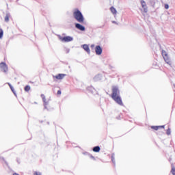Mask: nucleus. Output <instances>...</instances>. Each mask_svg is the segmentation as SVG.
<instances>
[{
    "label": "nucleus",
    "instance_id": "obj_1",
    "mask_svg": "<svg viewBox=\"0 0 175 175\" xmlns=\"http://www.w3.org/2000/svg\"><path fill=\"white\" fill-rule=\"evenodd\" d=\"M73 16L78 23H84V16L80 10H76L73 13Z\"/></svg>",
    "mask_w": 175,
    "mask_h": 175
},
{
    "label": "nucleus",
    "instance_id": "obj_2",
    "mask_svg": "<svg viewBox=\"0 0 175 175\" xmlns=\"http://www.w3.org/2000/svg\"><path fill=\"white\" fill-rule=\"evenodd\" d=\"M161 54L163 57L165 62H166V64H168V65H171L172 62L170 61V59L169 58V56H167V53H166L165 50H163L161 51Z\"/></svg>",
    "mask_w": 175,
    "mask_h": 175
},
{
    "label": "nucleus",
    "instance_id": "obj_3",
    "mask_svg": "<svg viewBox=\"0 0 175 175\" xmlns=\"http://www.w3.org/2000/svg\"><path fill=\"white\" fill-rule=\"evenodd\" d=\"M114 96H120V89H118V86L112 87L111 98Z\"/></svg>",
    "mask_w": 175,
    "mask_h": 175
},
{
    "label": "nucleus",
    "instance_id": "obj_4",
    "mask_svg": "<svg viewBox=\"0 0 175 175\" xmlns=\"http://www.w3.org/2000/svg\"><path fill=\"white\" fill-rule=\"evenodd\" d=\"M111 98L118 105H119L120 106H124V103H122L121 96H116Z\"/></svg>",
    "mask_w": 175,
    "mask_h": 175
},
{
    "label": "nucleus",
    "instance_id": "obj_5",
    "mask_svg": "<svg viewBox=\"0 0 175 175\" xmlns=\"http://www.w3.org/2000/svg\"><path fill=\"white\" fill-rule=\"evenodd\" d=\"M0 68L4 73H6V72H8V70H9V68L8 67V64H6L3 62L0 63Z\"/></svg>",
    "mask_w": 175,
    "mask_h": 175
},
{
    "label": "nucleus",
    "instance_id": "obj_6",
    "mask_svg": "<svg viewBox=\"0 0 175 175\" xmlns=\"http://www.w3.org/2000/svg\"><path fill=\"white\" fill-rule=\"evenodd\" d=\"M139 1L141 2L142 7L144 9V13H147V12H148V10L147 8V4L146 3V1H144V0H139Z\"/></svg>",
    "mask_w": 175,
    "mask_h": 175
},
{
    "label": "nucleus",
    "instance_id": "obj_7",
    "mask_svg": "<svg viewBox=\"0 0 175 175\" xmlns=\"http://www.w3.org/2000/svg\"><path fill=\"white\" fill-rule=\"evenodd\" d=\"M102 47H100V46L99 45H97L95 47V52H96V55H100V54H102Z\"/></svg>",
    "mask_w": 175,
    "mask_h": 175
},
{
    "label": "nucleus",
    "instance_id": "obj_8",
    "mask_svg": "<svg viewBox=\"0 0 175 175\" xmlns=\"http://www.w3.org/2000/svg\"><path fill=\"white\" fill-rule=\"evenodd\" d=\"M66 76V74H58L57 75H53V79H56L57 80H62L64 77Z\"/></svg>",
    "mask_w": 175,
    "mask_h": 175
},
{
    "label": "nucleus",
    "instance_id": "obj_9",
    "mask_svg": "<svg viewBox=\"0 0 175 175\" xmlns=\"http://www.w3.org/2000/svg\"><path fill=\"white\" fill-rule=\"evenodd\" d=\"M75 28H77V29H79V31H85V27L83 26L80 23H76Z\"/></svg>",
    "mask_w": 175,
    "mask_h": 175
},
{
    "label": "nucleus",
    "instance_id": "obj_10",
    "mask_svg": "<svg viewBox=\"0 0 175 175\" xmlns=\"http://www.w3.org/2000/svg\"><path fill=\"white\" fill-rule=\"evenodd\" d=\"M94 81H100L102 80V75L98 74L93 78Z\"/></svg>",
    "mask_w": 175,
    "mask_h": 175
},
{
    "label": "nucleus",
    "instance_id": "obj_11",
    "mask_svg": "<svg viewBox=\"0 0 175 175\" xmlns=\"http://www.w3.org/2000/svg\"><path fill=\"white\" fill-rule=\"evenodd\" d=\"M83 50H85V51H86V53H88V54H90V53H91V51L90 50V46H88V44H83Z\"/></svg>",
    "mask_w": 175,
    "mask_h": 175
},
{
    "label": "nucleus",
    "instance_id": "obj_12",
    "mask_svg": "<svg viewBox=\"0 0 175 175\" xmlns=\"http://www.w3.org/2000/svg\"><path fill=\"white\" fill-rule=\"evenodd\" d=\"M57 38L61 42H64V43H66V36H61V35H57Z\"/></svg>",
    "mask_w": 175,
    "mask_h": 175
},
{
    "label": "nucleus",
    "instance_id": "obj_13",
    "mask_svg": "<svg viewBox=\"0 0 175 175\" xmlns=\"http://www.w3.org/2000/svg\"><path fill=\"white\" fill-rule=\"evenodd\" d=\"M93 151L94 152H99V151H100V147H99V146H94L93 148Z\"/></svg>",
    "mask_w": 175,
    "mask_h": 175
},
{
    "label": "nucleus",
    "instance_id": "obj_14",
    "mask_svg": "<svg viewBox=\"0 0 175 175\" xmlns=\"http://www.w3.org/2000/svg\"><path fill=\"white\" fill-rule=\"evenodd\" d=\"M116 154L114 153L111 154V161L113 163L114 166H116Z\"/></svg>",
    "mask_w": 175,
    "mask_h": 175
},
{
    "label": "nucleus",
    "instance_id": "obj_15",
    "mask_svg": "<svg viewBox=\"0 0 175 175\" xmlns=\"http://www.w3.org/2000/svg\"><path fill=\"white\" fill-rule=\"evenodd\" d=\"M10 88L12 92H13L14 95H15V96H17V94L16 93V90H14V88L13 87V85H10Z\"/></svg>",
    "mask_w": 175,
    "mask_h": 175
},
{
    "label": "nucleus",
    "instance_id": "obj_16",
    "mask_svg": "<svg viewBox=\"0 0 175 175\" xmlns=\"http://www.w3.org/2000/svg\"><path fill=\"white\" fill-rule=\"evenodd\" d=\"M24 90L26 92H29V90H31V86L29 85H27L25 88Z\"/></svg>",
    "mask_w": 175,
    "mask_h": 175
},
{
    "label": "nucleus",
    "instance_id": "obj_17",
    "mask_svg": "<svg viewBox=\"0 0 175 175\" xmlns=\"http://www.w3.org/2000/svg\"><path fill=\"white\" fill-rule=\"evenodd\" d=\"M110 10L113 14H117V10L114 8V7H111Z\"/></svg>",
    "mask_w": 175,
    "mask_h": 175
},
{
    "label": "nucleus",
    "instance_id": "obj_18",
    "mask_svg": "<svg viewBox=\"0 0 175 175\" xmlns=\"http://www.w3.org/2000/svg\"><path fill=\"white\" fill-rule=\"evenodd\" d=\"M44 102V109H45L46 110H48L47 109V105H49V101H43Z\"/></svg>",
    "mask_w": 175,
    "mask_h": 175
},
{
    "label": "nucleus",
    "instance_id": "obj_19",
    "mask_svg": "<svg viewBox=\"0 0 175 175\" xmlns=\"http://www.w3.org/2000/svg\"><path fill=\"white\" fill-rule=\"evenodd\" d=\"M10 14H7L6 16H5L4 20H5V23L9 22V17H10Z\"/></svg>",
    "mask_w": 175,
    "mask_h": 175
},
{
    "label": "nucleus",
    "instance_id": "obj_20",
    "mask_svg": "<svg viewBox=\"0 0 175 175\" xmlns=\"http://www.w3.org/2000/svg\"><path fill=\"white\" fill-rule=\"evenodd\" d=\"M73 40V37L66 36V42H72Z\"/></svg>",
    "mask_w": 175,
    "mask_h": 175
},
{
    "label": "nucleus",
    "instance_id": "obj_21",
    "mask_svg": "<svg viewBox=\"0 0 175 175\" xmlns=\"http://www.w3.org/2000/svg\"><path fill=\"white\" fill-rule=\"evenodd\" d=\"M0 159L1 161H3V162L5 163V164L6 165V166H9V163H8V161H6V160L5 159L4 157H0Z\"/></svg>",
    "mask_w": 175,
    "mask_h": 175
},
{
    "label": "nucleus",
    "instance_id": "obj_22",
    "mask_svg": "<svg viewBox=\"0 0 175 175\" xmlns=\"http://www.w3.org/2000/svg\"><path fill=\"white\" fill-rule=\"evenodd\" d=\"M151 128H152V129H154V131H158V129H159V128H161V126H152Z\"/></svg>",
    "mask_w": 175,
    "mask_h": 175
},
{
    "label": "nucleus",
    "instance_id": "obj_23",
    "mask_svg": "<svg viewBox=\"0 0 175 175\" xmlns=\"http://www.w3.org/2000/svg\"><path fill=\"white\" fill-rule=\"evenodd\" d=\"M3 38V30L0 28V39Z\"/></svg>",
    "mask_w": 175,
    "mask_h": 175
},
{
    "label": "nucleus",
    "instance_id": "obj_24",
    "mask_svg": "<svg viewBox=\"0 0 175 175\" xmlns=\"http://www.w3.org/2000/svg\"><path fill=\"white\" fill-rule=\"evenodd\" d=\"M166 133L168 136L172 133L170 128L167 129Z\"/></svg>",
    "mask_w": 175,
    "mask_h": 175
},
{
    "label": "nucleus",
    "instance_id": "obj_25",
    "mask_svg": "<svg viewBox=\"0 0 175 175\" xmlns=\"http://www.w3.org/2000/svg\"><path fill=\"white\" fill-rule=\"evenodd\" d=\"M41 98H42L43 102H44V100H46V96H44V94H41Z\"/></svg>",
    "mask_w": 175,
    "mask_h": 175
},
{
    "label": "nucleus",
    "instance_id": "obj_26",
    "mask_svg": "<svg viewBox=\"0 0 175 175\" xmlns=\"http://www.w3.org/2000/svg\"><path fill=\"white\" fill-rule=\"evenodd\" d=\"M172 174L175 175V167H172L171 170Z\"/></svg>",
    "mask_w": 175,
    "mask_h": 175
},
{
    "label": "nucleus",
    "instance_id": "obj_27",
    "mask_svg": "<svg viewBox=\"0 0 175 175\" xmlns=\"http://www.w3.org/2000/svg\"><path fill=\"white\" fill-rule=\"evenodd\" d=\"M34 175H42V173L38 172H34Z\"/></svg>",
    "mask_w": 175,
    "mask_h": 175
},
{
    "label": "nucleus",
    "instance_id": "obj_28",
    "mask_svg": "<svg viewBox=\"0 0 175 175\" xmlns=\"http://www.w3.org/2000/svg\"><path fill=\"white\" fill-rule=\"evenodd\" d=\"M164 8H165V9H169V5L165 4Z\"/></svg>",
    "mask_w": 175,
    "mask_h": 175
},
{
    "label": "nucleus",
    "instance_id": "obj_29",
    "mask_svg": "<svg viewBox=\"0 0 175 175\" xmlns=\"http://www.w3.org/2000/svg\"><path fill=\"white\" fill-rule=\"evenodd\" d=\"M61 94H62L61 90H58L57 92V96H58V95H61Z\"/></svg>",
    "mask_w": 175,
    "mask_h": 175
},
{
    "label": "nucleus",
    "instance_id": "obj_30",
    "mask_svg": "<svg viewBox=\"0 0 175 175\" xmlns=\"http://www.w3.org/2000/svg\"><path fill=\"white\" fill-rule=\"evenodd\" d=\"M88 90H90V91H93L94 88H88Z\"/></svg>",
    "mask_w": 175,
    "mask_h": 175
},
{
    "label": "nucleus",
    "instance_id": "obj_31",
    "mask_svg": "<svg viewBox=\"0 0 175 175\" xmlns=\"http://www.w3.org/2000/svg\"><path fill=\"white\" fill-rule=\"evenodd\" d=\"M83 155H90V153H88V152H84Z\"/></svg>",
    "mask_w": 175,
    "mask_h": 175
},
{
    "label": "nucleus",
    "instance_id": "obj_32",
    "mask_svg": "<svg viewBox=\"0 0 175 175\" xmlns=\"http://www.w3.org/2000/svg\"><path fill=\"white\" fill-rule=\"evenodd\" d=\"M89 157L92 158V159H95V157L92 156V154H89Z\"/></svg>",
    "mask_w": 175,
    "mask_h": 175
},
{
    "label": "nucleus",
    "instance_id": "obj_33",
    "mask_svg": "<svg viewBox=\"0 0 175 175\" xmlns=\"http://www.w3.org/2000/svg\"><path fill=\"white\" fill-rule=\"evenodd\" d=\"M91 47H92V49H94V47H95V44H92Z\"/></svg>",
    "mask_w": 175,
    "mask_h": 175
},
{
    "label": "nucleus",
    "instance_id": "obj_34",
    "mask_svg": "<svg viewBox=\"0 0 175 175\" xmlns=\"http://www.w3.org/2000/svg\"><path fill=\"white\" fill-rule=\"evenodd\" d=\"M113 24H117V22H116L115 21H112Z\"/></svg>",
    "mask_w": 175,
    "mask_h": 175
},
{
    "label": "nucleus",
    "instance_id": "obj_35",
    "mask_svg": "<svg viewBox=\"0 0 175 175\" xmlns=\"http://www.w3.org/2000/svg\"><path fill=\"white\" fill-rule=\"evenodd\" d=\"M7 84L9 85V87H10V85H12V84H10V83H7Z\"/></svg>",
    "mask_w": 175,
    "mask_h": 175
},
{
    "label": "nucleus",
    "instance_id": "obj_36",
    "mask_svg": "<svg viewBox=\"0 0 175 175\" xmlns=\"http://www.w3.org/2000/svg\"><path fill=\"white\" fill-rule=\"evenodd\" d=\"M160 126V128H165V126Z\"/></svg>",
    "mask_w": 175,
    "mask_h": 175
},
{
    "label": "nucleus",
    "instance_id": "obj_37",
    "mask_svg": "<svg viewBox=\"0 0 175 175\" xmlns=\"http://www.w3.org/2000/svg\"><path fill=\"white\" fill-rule=\"evenodd\" d=\"M103 27H105V25L100 26L99 28H103Z\"/></svg>",
    "mask_w": 175,
    "mask_h": 175
},
{
    "label": "nucleus",
    "instance_id": "obj_38",
    "mask_svg": "<svg viewBox=\"0 0 175 175\" xmlns=\"http://www.w3.org/2000/svg\"><path fill=\"white\" fill-rule=\"evenodd\" d=\"M17 162H18V163H20V161H18V159H17Z\"/></svg>",
    "mask_w": 175,
    "mask_h": 175
},
{
    "label": "nucleus",
    "instance_id": "obj_39",
    "mask_svg": "<svg viewBox=\"0 0 175 175\" xmlns=\"http://www.w3.org/2000/svg\"><path fill=\"white\" fill-rule=\"evenodd\" d=\"M47 124L49 125V124H50V122H47Z\"/></svg>",
    "mask_w": 175,
    "mask_h": 175
},
{
    "label": "nucleus",
    "instance_id": "obj_40",
    "mask_svg": "<svg viewBox=\"0 0 175 175\" xmlns=\"http://www.w3.org/2000/svg\"><path fill=\"white\" fill-rule=\"evenodd\" d=\"M40 122L42 123V122H43V121H42V120H41V121H40Z\"/></svg>",
    "mask_w": 175,
    "mask_h": 175
}]
</instances>
